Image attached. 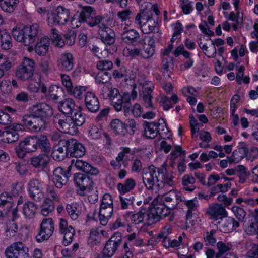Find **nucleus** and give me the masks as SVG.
Instances as JSON below:
<instances>
[{
    "mask_svg": "<svg viewBox=\"0 0 258 258\" xmlns=\"http://www.w3.org/2000/svg\"><path fill=\"white\" fill-rule=\"evenodd\" d=\"M140 160L135 159L133 161L131 170L133 172L139 173L142 171L143 182L148 190L157 192L165 185L172 186L174 184L173 176L171 172H167L166 165L160 167L154 165L144 168Z\"/></svg>",
    "mask_w": 258,
    "mask_h": 258,
    "instance_id": "1",
    "label": "nucleus"
},
{
    "mask_svg": "<svg viewBox=\"0 0 258 258\" xmlns=\"http://www.w3.org/2000/svg\"><path fill=\"white\" fill-rule=\"evenodd\" d=\"M133 89L131 95L129 93H124L122 96L119 90L113 87L111 84L104 85L100 90V95L104 99H110L111 104L116 111H123L124 115H129L131 108V98L134 100L137 95V91L135 90L136 85H133Z\"/></svg>",
    "mask_w": 258,
    "mask_h": 258,
    "instance_id": "2",
    "label": "nucleus"
},
{
    "mask_svg": "<svg viewBox=\"0 0 258 258\" xmlns=\"http://www.w3.org/2000/svg\"><path fill=\"white\" fill-rule=\"evenodd\" d=\"M39 26L37 24L26 25L22 28H14L12 35L18 42L23 43L25 46H30L39 38Z\"/></svg>",
    "mask_w": 258,
    "mask_h": 258,
    "instance_id": "3",
    "label": "nucleus"
},
{
    "mask_svg": "<svg viewBox=\"0 0 258 258\" xmlns=\"http://www.w3.org/2000/svg\"><path fill=\"white\" fill-rule=\"evenodd\" d=\"M35 62L32 59L24 57L22 63L19 65L15 71L17 78L22 81H26L33 75L35 70Z\"/></svg>",
    "mask_w": 258,
    "mask_h": 258,
    "instance_id": "4",
    "label": "nucleus"
},
{
    "mask_svg": "<svg viewBox=\"0 0 258 258\" xmlns=\"http://www.w3.org/2000/svg\"><path fill=\"white\" fill-rule=\"evenodd\" d=\"M53 122L56 127L61 132L74 135L78 132V128L74 125L70 116H62L57 114L54 116Z\"/></svg>",
    "mask_w": 258,
    "mask_h": 258,
    "instance_id": "5",
    "label": "nucleus"
},
{
    "mask_svg": "<svg viewBox=\"0 0 258 258\" xmlns=\"http://www.w3.org/2000/svg\"><path fill=\"white\" fill-rule=\"evenodd\" d=\"M79 6L81 7L79 16V22H86L90 26L93 27L103 20V17L100 15L95 16V10L92 7Z\"/></svg>",
    "mask_w": 258,
    "mask_h": 258,
    "instance_id": "6",
    "label": "nucleus"
},
{
    "mask_svg": "<svg viewBox=\"0 0 258 258\" xmlns=\"http://www.w3.org/2000/svg\"><path fill=\"white\" fill-rule=\"evenodd\" d=\"M29 249L26 245L21 242H14L5 250L7 258H29Z\"/></svg>",
    "mask_w": 258,
    "mask_h": 258,
    "instance_id": "7",
    "label": "nucleus"
},
{
    "mask_svg": "<svg viewBox=\"0 0 258 258\" xmlns=\"http://www.w3.org/2000/svg\"><path fill=\"white\" fill-rule=\"evenodd\" d=\"M54 229V221L51 218H43L35 237L36 241L41 242L48 240L52 235Z\"/></svg>",
    "mask_w": 258,
    "mask_h": 258,
    "instance_id": "8",
    "label": "nucleus"
},
{
    "mask_svg": "<svg viewBox=\"0 0 258 258\" xmlns=\"http://www.w3.org/2000/svg\"><path fill=\"white\" fill-rule=\"evenodd\" d=\"M22 121L29 130L35 133L43 131L45 130L47 124V121L36 115H33L32 113L25 115L23 117Z\"/></svg>",
    "mask_w": 258,
    "mask_h": 258,
    "instance_id": "9",
    "label": "nucleus"
},
{
    "mask_svg": "<svg viewBox=\"0 0 258 258\" xmlns=\"http://www.w3.org/2000/svg\"><path fill=\"white\" fill-rule=\"evenodd\" d=\"M30 113L36 115L47 121L54 113L52 106L45 102H41L32 105L29 108Z\"/></svg>",
    "mask_w": 258,
    "mask_h": 258,
    "instance_id": "10",
    "label": "nucleus"
},
{
    "mask_svg": "<svg viewBox=\"0 0 258 258\" xmlns=\"http://www.w3.org/2000/svg\"><path fill=\"white\" fill-rule=\"evenodd\" d=\"M36 142L34 136L30 137L20 142L15 148L16 153L19 158H23L27 153L35 152L37 150Z\"/></svg>",
    "mask_w": 258,
    "mask_h": 258,
    "instance_id": "11",
    "label": "nucleus"
},
{
    "mask_svg": "<svg viewBox=\"0 0 258 258\" xmlns=\"http://www.w3.org/2000/svg\"><path fill=\"white\" fill-rule=\"evenodd\" d=\"M72 166H69L67 170L61 167H57L53 172L52 180L55 186L61 188L63 185L67 184L69 177L71 176Z\"/></svg>",
    "mask_w": 258,
    "mask_h": 258,
    "instance_id": "12",
    "label": "nucleus"
},
{
    "mask_svg": "<svg viewBox=\"0 0 258 258\" xmlns=\"http://www.w3.org/2000/svg\"><path fill=\"white\" fill-rule=\"evenodd\" d=\"M161 126L162 128L165 127L167 131L168 129L166 128L165 121L163 119L161 118L159 119L157 123L156 122H147L145 121L143 124V136L149 139L155 138L157 134H161L162 133L160 132V130H158L159 126ZM164 129L162 128V131H164Z\"/></svg>",
    "mask_w": 258,
    "mask_h": 258,
    "instance_id": "13",
    "label": "nucleus"
},
{
    "mask_svg": "<svg viewBox=\"0 0 258 258\" xmlns=\"http://www.w3.org/2000/svg\"><path fill=\"white\" fill-rule=\"evenodd\" d=\"M143 22L142 31L145 34H149L151 32H155L157 31L158 32V18L153 17L151 11L143 13Z\"/></svg>",
    "mask_w": 258,
    "mask_h": 258,
    "instance_id": "14",
    "label": "nucleus"
},
{
    "mask_svg": "<svg viewBox=\"0 0 258 258\" xmlns=\"http://www.w3.org/2000/svg\"><path fill=\"white\" fill-rule=\"evenodd\" d=\"M68 156L76 158L82 157L86 153V150L83 144L73 138L66 139Z\"/></svg>",
    "mask_w": 258,
    "mask_h": 258,
    "instance_id": "15",
    "label": "nucleus"
},
{
    "mask_svg": "<svg viewBox=\"0 0 258 258\" xmlns=\"http://www.w3.org/2000/svg\"><path fill=\"white\" fill-rule=\"evenodd\" d=\"M16 197L8 192L0 194V218L4 217L10 211L14 205Z\"/></svg>",
    "mask_w": 258,
    "mask_h": 258,
    "instance_id": "16",
    "label": "nucleus"
},
{
    "mask_svg": "<svg viewBox=\"0 0 258 258\" xmlns=\"http://www.w3.org/2000/svg\"><path fill=\"white\" fill-rule=\"evenodd\" d=\"M122 234L120 232H115L106 242L103 249L104 255L111 257L116 251L118 247L122 243Z\"/></svg>",
    "mask_w": 258,
    "mask_h": 258,
    "instance_id": "17",
    "label": "nucleus"
},
{
    "mask_svg": "<svg viewBox=\"0 0 258 258\" xmlns=\"http://www.w3.org/2000/svg\"><path fill=\"white\" fill-rule=\"evenodd\" d=\"M30 197L36 202H40L44 197L43 188L40 181L36 179L30 180L28 184Z\"/></svg>",
    "mask_w": 258,
    "mask_h": 258,
    "instance_id": "18",
    "label": "nucleus"
},
{
    "mask_svg": "<svg viewBox=\"0 0 258 258\" xmlns=\"http://www.w3.org/2000/svg\"><path fill=\"white\" fill-rule=\"evenodd\" d=\"M59 233L63 235V244L67 246L72 243L76 231L73 227L69 225L68 221L63 219H60L59 223Z\"/></svg>",
    "mask_w": 258,
    "mask_h": 258,
    "instance_id": "19",
    "label": "nucleus"
},
{
    "mask_svg": "<svg viewBox=\"0 0 258 258\" xmlns=\"http://www.w3.org/2000/svg\"><path fill=\"white\" fill-rule=\"evenodd\" d=\"M98 34L101 40L107 45L113 44L115 40V34L114 31L104 24L103 21L98 24Z\"/></svg>",
    "mask_w": 258,
    "mask_h": 258,
    "instance_id": "20",
    "label": "nucleus"
},
{
    "mask_svg": "<svg viewBox=\"0 0 258 258\" xmlns=\"http://www.w3.org/2000/svg\"><path fill=\"white\" fill-rule=\"evenodd\" d=\"M150 208H142L139 211L131 215V219L135 224H139L144 222L145 223L151 225L153 224Z\"/></svg>",
    "mask_w": 258,
    "mask_h": 258,
    "instance_id": "21",
    "label": "nucleus"
},
{
    "mask_svg": "<svg viewBox=\"0 0 258 258\" xmlns=\"http://www.w3.org/2000/svg\"><path fill=\"white\" fill-rule=\"evenodd\" d=\"M171 209V206L167 207L164 204H159L153 207H150L153 224L169 215Z\"/></svg>",
    "mask_w": 258,
    "mask_h": 258,
    "instance_id": "22",
    "label": "nucleus"
},
{
    "mask_svg": "<svg viewBox=\"0 0 258 258\" xmlns=\"http://www.w3.org/2000/svg\"><path fill=\"white\" fill-rule=\"evenodd\" d=\"M74 182L82 191L90 189L93 185L92 179L86 174L77 173L74 175Z\"/></svg>",
    "mask_w": 258,
    "mask_h": 258,
    "instance_id": "23",
    "label": "nucleus"
},
{
    "mask_svg": "<svg viewBox=\"0 0 258 258\" xmlns=\"http://www.w3.org/2000/svg\"><path fill=\"white\" fill-rule=\"evenodd\" d=\"M207 213L210 219L215 220L222 219L227 216V212L225 208L219 204L210 205L207 209Z\"/></svg>",
    "mask_w": 258,
    "mask_h": 258,
    "instance_id": "24",
    "label": "nucleus"
},
{
    "mask_svg": "<svg viewBox=\"0 0 258 258\" xmlns=\"http://www.w3.org/2000/svg\"><path fill=\"white\" fill-rule=\"evenodd\" d=\"M141 47H138L139 56L144 59H150L155 53V42L153 39L151 38L148 44L145 42L141 43Z\"/></svg>",
    "mask_w": 258,
    "mask_h": 258,
    "instance_id": "25",
    "label": "nucleus"
},
{
    "mask_svg": "<svg viewBox=\"0 0 258 258\" xmlns=\"http://www.w3.org/2000/svg\"><path fill=\"white\" fill-rule=\"evenodd\" d=\"M41 91L49 99L53 101L58 100L59 97L61 95L63 89L58 86L53 85L47 89L45 84H42L41 87Z\"/></svg>",
    "mask_w": 258,
    "mask_h": 258,
    "instance_id": "26",
    "label": "nucleus"
},
{
    "mask_svg": "<svg viewBox=\"0 0 258 258\" xmlns=\"http://www.w3.org/2000/svg\"><path fill=\"white\" fill-rule=\"evenodd\" d=\"M66 139H60L58 145L54 147L51 155L53 158L58 161H61L68 156L67 148Z\"/></svg>",
    "mask_w": 258,
    "mask_h": 258,
    "instance_id": "27",
    "label": "nucleus"
},
{
    "mask_svg": "<svg viewBox=\"0 0 258 258\" xmlns=\"http://www.w3.org/2000/svg\"><path fill=\"white\" fill-rule=\"evenodd\" d=\"M57 65L62 71L69 72L74 67V57L70 53H62L57 60Z\"/></svg>",
    "mask_w": 258,
    "mask_h": 258,
    "instance_id": "28",
    "label": "nucleus"
},
{
    "mask_svg": "<svg viewBox=\"0 0 258 258\" xmlns=\"http://www.w3.org/2000/svg\"><path fill=\"white\" fill-rule=\"evenodd\" d=\"M85 104L88 110L92 113L97 112L100 108L98 97L91 92H87L85 96Z\"/></svg>",
    "mask_w": 258,
    "mask_h": 258,
    "instance_id": "29",
    "label": "nucleus"
},
{
    "mask_svg": "<svg viewBox=\"0 0 258 258\" xmlns=\"http://www.w3.org/2000/svg\"><path fill=\"white\" fill-rule=\"evenodd\" d=\"M140 38V34L137 30L133 29H127L125 27L121 34L122 41L126 44L132 45L138 43Z\"/></svg>",
    "mask_w": 258,
    "mask_h": 258,
    "instance_id": "30",
    "label": "nucleus"
},
{
    "mask_svg": "<svg viewBox=\"0 0 258 258\" xmlns=\"http://www.w3.org/2000/svg\"><path fill=\"white\" fill-rule=\"evenodd\" d=\"M221 220L219 222L220 230L224 233L232 232L240 225L238 221H236L234 218L230 217L227 216Z\"/></svg>",
    "mask_w": 258,
    "mask_h": 258,
    "instance_id": "31",
    "label": "nucleus"
},
{
    "mask_svg": "<svg viewBox=\"0 0 258 258\" xmlns=\"http://www.w3.org/2000/svg\"><path fill=\"white\" fill-rule=\"evenodd\" d=\"M76 107L75 101L70 98L60 101L58 104L59 110L64 114H72L76 111Z\"/></svg>",
    "mask_w": 258,
    "mask_h": 258,
    "instance_id": "32",
    "label": "nucleus"
},
{
    "mask_svg": "<svg viewBox=\"0 0 258 258\" xmlns=\"http://www.w3.org/2000/svg\"><path fill=\"white\" fill-rule=\"evenodd\" d=\"M75 166L78 170L91 175L96 176L99 172L97 168L82 160L77 159L75 162Z\"/></svg>",
    "mask_w": 258,
    "mask_h": 258,
    "instance_id": "33",
    "label": "nucleus"
},
{
    "mask_svg": "<svg viewBox=\"0 0 258 258\" xmlns=\"http://www.w3.org/2000/svg\"><path fill=\"white\" fill-rule=\"evenodd\" d=\"M69 11L68 9L62 6L58 7L56 14L52 17V20L55 24L64 25L69 20L70 18Z\"/></svg>",
    "mask_w": 258,
    "mask_h": 258,
    "instance_id": "34",
    "label": "nucleus"
},
{
    "mask_svg": "<svg viewBox=\"0 0 258 258\" xmlns=\"http://www.w3.org/2000/svg\"><path fill=\"white\" fill-rule=\"evenodd\" d=\"M35 141L36 142L37 149L39 148L44 154H48L51 150V145L49 139L44 135L39 136H34Z\"/></svg>",
    "mask_w": 258,
    "mask_h": 258,
    "instance_id": "35",
    "label": "nucleus"
},
{
    "mask_svg": "<svg viewBox=\"0 0 258 258\" xmlns=\"http://www.w3.org/2000/svg\"><path fill=\"white\" fill-rule=\"evenodd\" d=\"M49 161V157L47 154H39L31 158L30 163L35 168H43Z\"/></svg>",
    "mask_w": 258,
    "mask_h": 258,
    "instance_id": "36",
    "label": "nucleus"
},
{
    "mask_svg": "<svg viewBox=\"0 0 258 258\" xmlns=\"http://www.w3.org/2000/svg\"><path fill=\"white\" fill-rule=\"evenodd\" d=\"M248 154V150L245 147H240L235 150L232 155L230 157H227L228 162L230 163H237L239 162L244 157H246Z\"/></svg>",
    "mask_w": 258,
    "mask_h": 258,
    "instance_id": "37",
    "label": "nucleus"
},
{
    "mask_svg": "<svg viewBox=\"0 0 258 258\" xmlns=\"http://www.w3.org/2000/svg\"><path fill=\"white\" fill-rule=\"evenodd\" d=\"M0 41L2 49L9 50L12 47V39L9 32L6 29L0 30Z\"/></svg>",
    "mask_w": 258,
    "mask_h": 258,
    "instance_id": "38",
    "label": "nucleus"
},
{
    "mask_svg": "<svg viewBox=\"0 0 258 258\" xmlns=\"http://www.w3.org/2000/svg\"><path fill=\"white\" fill-rule=\"evenodd\" d=\"M113 212V208L100 207L98 215L100 223L103 226L106 225L109 219L112 217Z\"/></svg>",
    "mask_w": 258,
    "mask_h": 258,
    "instance_id": "39",
    "label": "nucleus"
},
{
    "mask_svg": "<svg viewBox=\"0 0 258 258\" xmlns=\"http://www.w3.org/2000/svg\"><path fill=\"white\" fill-rule=\"evenodd\" d=\"M49 39L48 37H42L39 42H37L35 51L39 55H44L48 51Z\"/></svg>",
    "mask_w": 258,
    "mask_h": 258,
    "instance_id": "40",
    "label": "nucleus"
},
{
    "mask_svg": "<svg viewBox=\"0 0 258 258\" xmlns=\"http://www.w3.org/2000/svg\"><path fill=\"white\" fill-rule=\"evenodd\" d=\"M136 185V181L132 178L127 179L124 183H119L117 188L120 194H126L132 190Z\"/></svg>",
    "mask_w": 258,
    "mask_h": 258,
    "instance_id": "41",
    "label": "nucleus"
},
{
    "mask_svg": "<svg viewBox=\"0 0 258 258\" xmlns=\"http://www.w3.org/2000/svg\"><path fill=\"white\" fill-rule=\"evenodd\" d=\"M131 152L130 148L128 147L123 148L122 151L118 154L115 160H112L110 162V165L114 169H119L121 167V162L123 161L125 154L130 153Z\"/></svg>",
    "mask_w": 258,
    "mask_h": 258,
    "instance_id": "42",
    "label": "nucleus"
},
{
    "mask_svg": "<svg viewBox=\"0 0 258 258\" xmlns=\"http://www.w3.org/2000/svg\"><path fill=\"white\" fill-rule=\"evenodd\" d=\"M37 209L36 204L32 202L28 201L23 205V213L26 218L31 219L35 216Z\"/></svg>",
    "mask_w": 258,
    "mask_h": 258,
    "instance_id": "43",
    "label": "nucleus"
},
{
    "mask_svg": "<svg viewBox=\"0 0 258 258\" xmlns=\"http://www.w3.org/2000/svg\"><path fill=\"white\" fill-rule=\"evenodd\" d=\"M66 209L69 216L73 220H76L81 213V207L76 203L67 204Z\"/></svg>",
    "mask_w": 258,
    "mask_h": 258,
    "instance_id": "44",
    "label": "nucleus"
},
{
    "mask_svg": "<svg viewBox=\"0 0 258 258\" xmlns=\"http://www.w3.org/2000/svg\"><path fill=\"white\" fill-rule=\"evenodd\" d=\"M101 239L102 237L98 231L96 229H92L90 230L89 236L88 238V245L91 247H93L100 243Z\"/></svg>",
    "mask_w": 258,
    "mask_h": 258,
    "instance_id": "45",
    "label": "nucleus"
},
{
    "mask_svg": "<svg viewBox=\"0 0 258 258\" xmlns=\"http://www.w3.org/2000/svg\"><path fill=\"white\" fill-rule=\"evenodd\" d=\"M119 198L120 208L122 209H127L133 206L135 200L134 197L133 195H125V194H120Z\"/></svg>",
    "mask_w": 258,
    "mask_h": 258,
    "instance_id": "46",
    "label": "nucleus"
},
{
    "mask_svg": "<svg viewBox=\"0 0 258 258\" xmlns=\"http://www.w3.org/2000/svg\"><path fill=\"white\" fill-rule=\"evenodd\" d=\"M110 127L111 130L117 134L123 136L126 134L125 126L119 119L112 120L110 122Z\"/></svg>",
    "mask_w": 258,
    "mask_h": 258,
    "instance_id": "47",
    "label": "nucleus"
},
{
    "mask_svg": "<svg viewBox=\"0 0 258 258\" xmlns=\"http://www.w3.org/2000/svg\"><path fill=\"white\" fill-rule=\"evenodd\" d=\"M19 134L15 132L7 130L2 133V141L4 143H11L16 142L19 139Z\"/></svg>",
    "mask_w": 258,
    "mask_h": 258,
    "instance_id": "48",
    "label": "nucleus"
},
{
    "mask_svg": "<svg viewBox=\"0 0 258 258\" xmlns=\"http://www.w3.org/2000/svg\"><path fill=\"white\" fill-rule=\"evenodd\" d=\"M57 188L55 186L48 185L46 189V198L53 201V203L59 202L60 200V195L58 194Z\"/></svg>",
    "mask_w": 258,
    "mask_h": 258,
    "instance_id": "49",
    "label": "nucleus"
},
{
    "mask_svg": "<svg viewBox=\"0 0 258 258\" xmlns=\"http://www.w3.org/2000/svg\"><path fill=\"white\" fill-rule=\"evenodd\" d=\"M74 112V114H72L70 117L74 125L78 128V126H81L85 122L86 115L81 111L77 109Z\"/></svg>",
    "mask_w": 258,
    "mask_h": 258,
    "instance_id": "50",
    "label": "nucleus"
},
{
    "mask_svg": "<svg viewBox=\"0 0 258 258\" xmlns=\"http://www.w3.org/2000/svg\"><path fill=\"white\" fill-rule=\"evenodd\" d=\"M55 209V204L49 199H45L41 207V213L44 216H48Z\"/></svg>",
    "mask_w": 258,
    "mask_h": 258,
    "instance_id": "51",
    "label": "nucleus"
},
{
    "mask_svg": "<svg viewBox=\"0 0 258 258\" xmlns=\"http://www.w3.org/2000/svg\"><path fill=\"white\" fill-rule=\"evenodd\" d=\"M195 179L191 175H185L182 177V183L184 188L189 191H192L195 189L194 184Z\"/></svg>",
    "mask_w": 258,
    "mask_h": 258,
    "instance_id": "52",
    "label": "nucleus"
},
{
    "mask_svg": "<svg viewBox=\"0 0 258 258\" xmlns=\"http://www.w3.org/2000/svg\"><path fill=\"white\" fill-rule=\"evenodd\" d=\"M185 204L188 208L186 213V219L189 220L192 217V214L197 211L198 202L197 200H191L185 201Z\"/></svg>",
    "mask_w": 258,
    "mask_h": 258,
    "instance_id": "53",
    "label": "nucleus"
},
{
    "mask_svg": "<svg viewBox=\"0 0 258 258\" xmlns=\"http://www.w3.org/2000/svg\"><path fill=\"white\" fill-rule=\"evenodd\" d=\"M111 74L106 71L99 72L95 77V81L98 84H111L109 81L111 79Z\"/></svg>",
    "mask_w": 258,
    "mask_h": 258,
    "instance_id": "54",
    "label": "nucleus"
},
{
    "mask_svg": "<svg viewBox=\"0 0 258 258\" xmlns=\"http://www.w3.org/2000/svg\"><path fill=\"white\" fill-rule=\"evenodd\" d=\"M50 37L56 46L61 48L64 45V42L62 41L61 36L56 29L52 28L51 29Z\"/></svg>",
    "mask_w": 258,
    "mask_h": 258,
    "instance_id": "55",
    "label": "nucleus"
},
{
    "mask_svg": "<svg viewBox=\"0 0 258 258\" xmlns=\"http://www.w3.org/2000/svg\"><path fill=\"white\" fill-rule=\"evenodd\" d=\"M217 230L212 229L209 232L207 231L206 232L205 235L204 236V239L206 245L214 246L216 244L217 240L215 237V234Z\"/></svg>",
    "mask_w": 258,
    "mask_h": 258,
    "instance_id": "56",
    "label": "nucleus"
},
{
    "mask_svg": "<svg viewBox=\"0 0 258 258\" xmlns=\"http://www.w3.org/2000/svg\"><path fill=\"white\" fill-rule=\"evenodd\" d=\"M18 226L14 220L12 219L6 223V232L7 236L10 237L14 236L18 231Z\"/></svg>",
    "mask_w": 258,
    "mask_h": 258,
    "instance_id": "57",
    "label": "nucleus"
},
{
    "mask_svg": "<svg viewBox=\"0 0 258 258\" xmlns=\"http://www.w3.org/2000/svg\"><path fill=\"white\" fill-rule=\"evenodd\" d=\"M77 34L74 30H69L64 34V39L62 40L64 44L72 46L74 44Z\"/></svg>",
    "mask_w": 258,
    "mask_h": 258,
    "instance_id": "58",
    "label": "nucleus"
},
{
    "mask_svg": "<svg viewBox=\"0 0 258 258\" xmlns=\"http://www.w3.org/2000/svg\"><path fill=\"white\" fill-rule=\"evenodd\" d=\"M7 1L0 0L1 7L5 12L12 13L16 8L19 1H13L12 4H10Z\"/></svg>",
    "mask_w": 258,
    "mask_h": 258,
    "instance_id": "59",
    "label": "nucleus"
},
{
    "mask_svg": "<svg viewBox=\"0 0 258 258\" xmlns=\"http://www.w3.org/2000/svg\"><path fill=\"white\" fill-rule=\"evenodd\" d=\"M173 67V62L172 58L170 57H162L161 62V69L163 70V74L165 75L166 72L167 73L169 70V68Z\"/></svg>",
    "mask_w": 258,
    "mask_h": 258,
    "instance_id": "60",
    "label": "nucleus"
},
{
    "mask_svg": "<svg viewBox=\"0 0 258 258\" xmlns=\"http://www.w3.org/2000/svg\"><path fill=\"white\" fill-rule=\"evenodd\" d=\"M86 88L85 86H76L72 87L71 91H68V93L73 95L77 99H81L82 97L83 93L86 91Z\"/></svg>",
    "mask_w": 258,
    "mask_h": 258,
    "instance_id": "61",
    "label": "nucleus"
},
{
    "mask_svg": "<svg viewBox=\"0 0 258 258\" xmlns=\"http://www.w3.org/2000/svg\"><path fill=\"white\" fill-rule=\"evenodd\" d=\"M171 233V228L170 226L167 225L164 227L160 232L159 233L158 238L159 240L161 241L163 244V242L165 240H169L170 239L168 237L169 234Z\"/></svg>",
    "mask_w": 258,
    "mask_h": 258,
    "instance_id": "62",
    "label": "nucleus"
},
{
    "mask_svg": "<svg viewBox=\"0 0 258 258\" xmlns=\"http://www.w3.org/2000/svg\"><path fill=\"white\" fill-rule=\"evenodd\" d=\"M217 247L218 249V252L217 253L218 258H221L223 254L230 250L229 244H226L221 241L218 242L217 243Z\"/></svg>",
    "mask_w": 258,
    "mask_h": 258,
    "instance_id": "63",
    "label": "nucleus"
},
{
    "mask_svg": "<svg viewBox=\"0 0 258 258\" xmlns=\"http://www.w3.org/2000/svg\"><path fill=\"white\" fill-rule=\"evenodd\" d=\"M97 67L101 71L111 70L113 67V63L108 60H102L97 63Z\"/></svg>",
    "mask_w": 258,
    "mask_h": 258,
    "instance_id": "64",
    "label": "nucleus"
}]
</instances>
